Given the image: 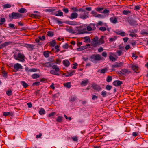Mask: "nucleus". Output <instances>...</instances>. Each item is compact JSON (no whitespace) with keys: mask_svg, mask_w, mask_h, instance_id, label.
<instances>
[{"mask_svg":"<svg viewBox=\"0 0 148 148\" xmlns=\"http://www.w3.org/2000/svg\"><path fill=\"white\" fill-rule=\"evenodd\" d=\"M70 9L74 12H79L81 13L84 12V14H79V18L81 19L84 20L89 18V12L92 10V8L90 7H86L85 9L82 8L78 9L77 7L71 6Z\"/></svg>","mask_w":148,"mask_h":148,"instance_id":"f257e3e1","label":"nucleus"},{"mask_svg":"<svg viewBox=\"0 0 148 148\" xmlns=\"http://www.w3.org/2000/svg\"><path fill=\"white\" fill-rule=\"evenodd\" d=\"M53 64L52 62H48L43 63L42 65L43 66L47 67L49 68L52 67V69H55V70H51L50 71V73L53 75L58 76L60 75V73L58 72L60 71V69L57 65H53Z\"/></svg>","mask_w":148,"mask_h":148,"instance_id":"f03ea898","label":"nucleus"},{"mask_svg":"<svg viewBox=\"0 0 148 148\" xmlns=\"http://www.w3.org/2000/svg\"><path fill=\"white\" fill-rule=\"evenodd\" d=\"M22 14L18 12H13L9 15V19L11 21H12L13 19H17L22 18Z\"/></svg>","mask_w":148,"mask_h":148,"instance_id":"7ed1b4c3","label":"nucleus"},{"mask_svg":"<svg viewBox=\"0 0 148 148\" xmlns=\"http://www.w3.org/2000/svg\"><path fill=\"white\" fill-rule=\"evenodd\" d=\"M90 58L91 59V61L96 63L97 61H100L101 59V57L99 54H96L92 55Z\"/></svg>","mask_w":148,"mask_h":148,"instance_id":"20e7f679","label":"nucleus"},{"mask_svg":"<svg viewBox=\"0 0 148 148\" xmlns=\"http://www.w3.org/2000/svg\"><path fill=\"white\" fill-rule=\"evenodd\" d=\"M123 65V62H115L111 65L112 67L113 68H117L119 67H121Z\"/></svg>","mask_w":148,"mask_h":148,"instance_id":"39448f33","label":"nucleus"},{"mask_svg":"<svg viewBox=\"0 0 148 148\" xmlns=\"http://www.w3.org/2000/svg\"><path fill=\"white\" fill-rule=\"evenodd\" d=\"M92 87L94 90L98 91H100L102 90L101 87L99 85L97 84L94 83L92 84Z\"/></svg>","mask_w":148,"mask_h":148,"instance_id":"423d86ee","label":"nucleus"},{"mask_svg":"<svg viewBox=\"0 0 148 148\" xmlns=\"http://www.w3.org/2000/svg\"><path fill=\"white\" fill-rule=\"evenodd\" d=\"M99 38L96 36L93 39L92 45L94 47H96L98 45H99L100 43L99 42Z\"/></svg>","mask_w":148,"mask_h":148,"instance_id":"0eeeda50","label":"nucleus"},{"mask_svg":"<svg viewBox=\"0 0 148 148\" xmlns=\"http://www.w3.org/2000/svg\"><path fill=\"white\" fill-rule=\"evenodd\" d=\"M51 14L58 16H63V13L60 10L56 11L55 12H52Z\"/></svg>","mask_w":148,"mask_h":148,"instance_id":"6e6552de","label":"nucleus"},{"mask_svg":"<svg viewBox=\"0 0 148 148\" xmlns=\"http://www.w3.org/2000/svg\"><path fill=\"white\" fill-rule=\"evenodd\" d=\"M14 69L16 71H18L19 69H23V67L21 64L18 63L15 64L14 66Z\"/></svg>","mask_w":148,"mask_h":148,"instance_id":"1a4fd4ad","label":"nucleus"},{"mask_svg":"<svg viewBox=\"0 0 148 148\" xmlns=\"http://www.w3.org/2000/svg\"><path fill=\"white\" fill-rule=\"evenodd\" d=\"M25 69L27 73L32 72H36L37 71V69L36 68H33L29 69V68L27 66H26Z\"/></svg>","mask_w":148,"mask_h":148,"instance_id":"9d476101","label":"nucleus"},{"mask_svg":"<svg viewBox=\"0 0 148 148\" xmlns=\"http://www.w3.org/2000/svg\"><path fill=\"white\" fill-rule=\"evenodd\" d=\"M78 16V14L76 12H73L72 13L69 18L71 19L76 18Z\"/></svg>","mask_w":148,"mask_h":148,"instance_id":"9b49d317","label":"nucleus"},{"mask_svg":"<svg viewBox=\"0 0 148 148\" xmlns=\"http://www.w3.org/2000/svg\"><path fill=\"white\" fill-rule=\"evenodd\" d=\"M66 30L70 33L72 34H75L76 33V31L74 30L72 27H71L66 28Z\"/></svg>","mask_w":148,"mask_h":148,"instance_id":"f8f14e48","label":"nucleus"},{"mask_svg":"<svg viewBox=\"0 0 148 148\" xmlns=\"http://www.w3.org/2000/svg\"><path fill=\"white\" fill-rule=\"evenodd\" d=\"M123 84L122 81L120 80H115L113 82V85L116 86H117L121 85Z\"/></svg>","mask_w":148,"mask_h":148,"instance_id":"ddd939ff","label":"nucleus"},{"mask_svg":"<svg viewBox=\"0 0 148 148\" xmlns=\"http://www.w3.org/2000/svg\"><path fill=\"white\" fill-rule=\"evenodd\" d=\"M110 20L111 22L112 23L116 24L118 23V21L116 16L110 17Z\"/></svg>","mask_w":148,"mask_h":148,"instance_id":"4468645a","label":"nucleus"},{"mask_svg":"<svg viewBox=\"0 0 148 148\" xmlns=\"http://www.w3.org/2000/svg\"><path fill=\"white\" fill-rule=\"evenodd\" d=\"M129 23L130 25L132 26L138 25V24L137 23V21L133 19L129 20Z\"/></svg>","mask_w":148,"mask_h":148,"instance_id":"2eb2a0df","label":"nucleus"},{"mask_svg":"<svg viewBox=\"0 0 148 148\" xmlns=\"http://www.w3.org/2000/svg\"><path fill=\"white\" fill-rule=\"evenodd\" d=\"M18 57L20 59H19V61L23 62L24 60V58L25 56L23 54L20 53H18Z\"/></svg>","mask_w":148,"mask_h":148,"instance_id":"dca6fc26","label":"nucleus"},{"mask_svg":"<svg viewBox=\"0 0 148 148\" xmlns=\"http://www.w3.org/2000/svg\"><path fill=\"white\" fill-rule=\"evenodd\" d=\"M12 42L10 41L6 42H5L0 45V47H1V48H3L5 47L10 45L12 44Z\"/></svg>","mask_w":148,"mask_h":148,"instance_id":"f3484780","label":"nucleus"},{"mask_svg":"<svg viewBox=\"0 0 148 148\" xmlns=\"http://www.w3.org/2000/svg\"><path fill=\"white\" fill-rule=\"evenodd\" d=\"M14 113L12 112H4L3 113V115L5 117L9 115L10 116H12L13 115Z\"/></svg>","mask_w":148,"mask_h":148,"instance_id":"a211bd4d","label":"nucleus"},{"mask_svg":"<svg viewBox=\"0 0 148 148\" xmlns=\"http://www.w3.org/2000/svg\"><path fill=\"white\" fill-rule=\"evenodd\" d=\"M88 82V79H86L85 80H84L81 82L80 84L82 86H85L87 85Z\"/></svg>","mask_w":148,"mask_h":148,"instance_id":"6ab92c4d","label":"nucleus"},{"mask_svg":"<svg viewBox=\"0 0 148 148\" xmlns=\"http://www.w3.org/2000/svg\"><path fill=\"white\" fill-rule=\"evenodd\" d=\"M63 64L66 67H67L69 66L70 63L69 61L67 60H64L63 61Z\"/></svg>","mask_w":148,"mask_h":148,"instance_id":"aec40b11","label":"nucleus"},{"mask_svg":"<svg viewBox=\"0 0 148 148\" xmlns=\"http://www.w3.org/2000/svg\"><path fill=\"white\" fill-rule=\"evenodd\" d=\"M63 117L62 116H58L56 118V121L57 122L61 123L63 120Z\"/></svg>","mask_w":148,"mask_h":148,"instance_id":"412c9836","label":"nucleus"},{"mask_svg":"<svg viewBox=\"0 0 148 148\" xmlns=\"http://www.w3.org/2000/svg\"><path fill=\"white\" fill-rule=\"evenodd\" d=\"M76 28L77 29V30L78 31V33L77 34H80L84 33H87V32L86 31H82V30H81L79 29V28L78 27H77Z\"/></svg>","mask_w":148,"mask_h":148,"instance_id":"4be33fe9","label":"nucleus"},{"mask_svg":"<svg viewBox=\"0 0 148 148\" xmlns=\"http://www.w3.org/2000/svg\"><path fill=\"white\" fill-rule=\"evenodd\" d=\"M67 23L72 25H76L77 24V23L76 22L73 21H68L67 22Z\"/></svg>","mask_w":148,"mask_h":148,"instance_id":"5701e85b","label":"nucleus"},{"mask_svg":"<svg viewBox=\"0 0 148 148\" xmlns=\"http://www.w3.org/2000/svg\"><path fill=\"white\" fill-rule=\"evenodd\" d=\"M132 68L134 71L135 72H137L138 71V66H136L135 65H133L132 66Z\"/></svg>","mask_w":148,"mask_h":148,"instance_id":"b1692460","label":"nucleus"},{"mask_svg":"<svg viewBox=\"0 0 148 148\" xmlns=\"http://www.w3.org/2000/svg\"><path fill=\"white\" fill-rule=\"evenodd\" d=\"M18 11L21 13H26L27 12V10L24 8H21L19 9Z\"/></svg>","mask_w":148,"mask_h":148,"instance_id":"393cba45","label":"nucleus"},{"mask_svg":"<svg viewBox=\"0 0 148 148\" xmlns=\"http://www.w3.org/2000/svg\"><path fill=\"white\" fill-rule=\"evenodd\" d=\"M56 10L55 8H49L45 9V11L46 12H53L55 11Z\"/></svg>","mask_w":148,"mask_h":148,"instance_id":"a878e982","label":"nucleus"},{"mask_svg":"<svg viewBox=\"0 0 148 148\" xmlns=\"http://www.w3.org/2000/svg\"><path fill=\"white\" fill-rule=\"evenodd\" d=\"M121 71L123 72V73H126L127 74H129L131 73V71L128 70V69H121Z\"/></svg>","mask_w":148,"mask_h":148,"instance_id":"bb28decb","label":"nucleus"},{"mask_svg":"<svg viewBox=\"0 0 148 148\" xmlns=\"http://www.w3.org/2000/svg\"><path fill=\"white\" fill-rule=\"evenodd\" d=\"M31 77L33 79H36L39 78L40 76L39 74L35 73L32 75Z\"/></svg>","mask_w":148,"mask_h":148,"instance_id":"cd10ccee","label":"nucleus"},{"mask_svg":"<svg viewBox=\"0 0 148 148\" xmlns=\"http://www.w3.org/2000/svg\"><path fill=\"white\" fill-rule=\"evenodd\" d=\"M21 84L23 86L24 88H27L28 86V84L26 83L24 81H21Z\"/></svg>","mask_w":148,"mask_h":148,"instance_id":"c85d7f7f","label":"nucleus"},{"mask_svg":"<svg viewBox=\"0 0 148 148\" xmlns=\"http://www.w3.org/2000/svg\"><path fill=\"white\" fill-rule=\"evenodd\" d=\"M35 46V45H34L28 44L27 48L29 49V50L30 49L33 50L34 49H35L34 48Z\"/></svg>","mask_w":148,"mask_h":148,"instance_id":"c756f323","label":"nucleus"},{"mask_svg":"<svg viewBox=\"0 0 148 148\" xmlns=\"http://www.w3.org/2000/svg\"><path fill=\"white\" fill-rule=\"evenodd\" d=\"M49 45L51 47H54L56 45V42L55 40H53L49 42Z\"/></svg>","mask_w":148,"mask_h":148,"instance_id":"7c9ffc66","label":"nucleus"},{"mask_svg":"<svg viewBox=\"0 0 148 148\" xmlns=\"http://www.w3.org/2000/svg\"><path fill=\"white\" fill-rule=\"evenodd\" d=\"M87 46H81L80 47H79L77 49V50L78 51H80L82 50H84L86 49H87Z\"/></svg>","mask_w":148,"mask_h":148,"instance_id":"2f4dec72","label":"nucleus"},{"mask_svg":"<svg viewBox=\"0 0 148 148\" xmlns=\"http://www.w3.org/2000/svg\"><path fill=\"white\" fill-rule=\"evenodd\" d=\"M95 10L98 12L99 13H102V11L103 10L104 8L103 7H97L95 9Z\"/></svg>","mask_w":148,"mask_h":148,"instance_id":"473e14b6","label":"nucleus"},{"mask_svg":"<svg viewBox=\"0 0 148 148\" xmlns=\"http://www.w3.org/2000/svg\"><path fill=\"white\" fill-rule=\"evenodd\" d=\"M11 7L10 4H5L3 5L2 7L3 9H6L10 8Z\"/></svg>","mask_w":148,"mask_h":148,"instance_id":"72a5a7b5","label":"nucleus"},{"mask_svg":"<svg viewBox=\"0 0 148 148\" xmlns=\"http://www.w3.org/2000/svg\"><path fill=\"white\" fill-rule=\"evenodd\" d=\"M137 32V29H134V30L132 29H131L128 31V32L130 33L131 34H136Z\"/></svg>","mask_w":148,"mask_h":148,"instance_id":"f704fd0d","label":"nucleus"},{"mask_svg":"<svg viewBox=\"0 0 148 148\" xmlns=\"http://www.w3.org/2000/svg\"><path fill=\"white\" fill-rule=\"evenodd\" d=\"M85 40L84 41L85 42L87 43V42H90V38L88 36H86L84 38Z\"/></svg>","mask_w":148,"mask_h":148,"instance_id":"c9c22d12","label":"nucleus"},{"mask_svg":"<svg viewBox=\"0 0 148 148\" xmlns=\"http://www.w3.org/2000/svg\"><path fill=\"white\" fill-rule=\"evenodd\" d=\"M64 86L68 88H70L71 86L70 82H68L64 83Z\"/></svg>","mask_w":148,"mask_h":148,"instance_id":"e433bc0d","label":"nucleus"},{"mask_svg":"<svg viewBox=\"0 0 148 148\" xmlns=\"http://www.w3.org/2000/svg\"><path fill=\"white\" fill-rule=\"evenodd\" d=\"M47 35L49 37H52L54 35V33L52 31H49L47 32Z\"/></svg>","mask_w":148,"mask_h":148,"instance_id":"4c0bfd02","label":"nucleus"},{"mask_svg":"<svg viewBox=\"0 0 148 148\" xmlns=\"http://www.w3.org/2000/svg\"><path fill=\"white\" fill-rule=\"evenodd\" d=\"M131 13V11L128 10H124L123 12V14L125 15H127Z\"/></svg>","mask_w":148,"mask_h":148,"instance_id":"58836bf2","label":"nucleus"},{"mask_svg":"<svg viewBox=\"0 0 148 148\" xmlns=\"http://www.w3.org/2000/svg\"><path fill=\"white\" fill-rule=\"evenodd\" d=\"M93 16L95 17H97L100 18H104V16L101 14H98L97 15H93Z\"/></svg>","mask_w":148,"mask_h":148,"instance_id":"ea45409f","label":"nucleus"},{"mask_svg":"<svg viewBox=\"0 0 148 148\" xmlns=\"http://www.w3.org/2000/svg\"><path fill=\"white\" fill-rule=\"evenodd\" d=\"M112 80V78L111 76H108L106 78V81L108 82H111Z\"/></svg>","mask_w":148,"mask_h":148,"instance_id":"a19ab883","label":"nucleus"},{"mask_svg":"<svg viewBox=\"0 0 148 148\" xmlns=\"http://www.w3.org/2000/svg\"><path fill=\"white\" fill-rule=\"evenodd\" d=\"M107 92L105 90L102 91L101 93V95L103 97H106L107 95Z\"/></svg>","mask_w":148,"mask_h":148,"instance_id":"79ce46f5","label":"nucleus"},{"mask_svg":"<svg viewBox=\"0 0 148 148\" xmlns=\"http://www.w3.org/2000/svg\"><path fill=\"white\" fill-rule=\"evenodd\" d=\"M141 34L145 36L146 35H148V32H146L144 30H143L141 31Z\"/></svg>","mask_w":148,"mask_h":148,"instance_id":"37998d69","label":"nucleus"},{"mask_svg":"<svg viewBox=\"0 0 148 148\" xmlns=\"http://www.w3.org/2000/svg\"><path fill=\"white\" fill-rule=\"evenodd\" d=\"M115 53L118 56H120L123 55V53L121 50H118Z\"/></svg>","mask_w":148,"mask_h":148,"instance_id":"c03bdc74","label":"nucleus"},{"mask_svg":"<svg viewBox=\"0 0 148 148\" xmlns=\"http://www.w3.org/2000/svg\"><path fill=\"white\" fill-rule=\"evenodd\" d=\"M103 36H101L99 40V42L100 43V45L103 44L104 43V42L103 40Z\"/></svg>","mask_w":148,"mask_h":148,"instance_id":"a18cd8bd","label":"nucleus"},{"mask_svg":"<svg viewBox=\"0 0 148 148\" xmlns=\"http://www.w3.org/2000/svg\"><path fill=\"white\" fill-rule=\"evenodd\" d=\"M54 19L56 21L58 25H61L62 24V22L61 21H60L59 20V19L58 18H56L55 17L54 18Z\"/></svg>","mask_w":148,"mask_h":148,"instance_id":"49530a36","label":"nucleus"},{"mask_svg":"<svg viewBox=\"0 0 148 148\" xmlns=\"http://www.w3.org/2000/svg\"><path fill=\"white\" fill-rule=\"evenodd\" d=\"M62 11L65 13L67 14L69 12V10L67 8L63 7Z\"/></svg>","mask_w":148,"mask_h":148,"instance_id":"de8ad7c7","label":"nucleus"},{"mask_svg":"<svg viewBox=\"0 0 148 148\" xmlns=\"http://www.w3.org/2000/svg\"><path fill=\"white\" fill-rule=\"evenodd\" d=\"M109 58L111 61H115L116 60V59L115 58L112 56L110 55L109 56Z\"/></svg>","mask_w":148,"mask_h":148,"instance_id":"09e8293b","label":"nucleus"},{"mask_svg":"<svg viewBox=\"0 0 148 148\" xmlns=\"http://www.w3.org/2000/svg\"><path fill=\"white\" fill-rule=\"evenodd\" d=\"M107 70V68L106 67L100 71V73H101L103 74L106 72Z\"/></svg>","mask_w":148,"mask_h":148,"instance_id":"8fccbe9b","label":"nucleus"},{"mask_svg":"<svg viewBox=\"0 0 148 148\" xmlns=\"http://www.w3.org/2000/svg\"><path fill=\"white\" fill-rule=\"evenodd\" d=\"M8 25H9V27L11 28H12V29H16V28L15 27L14 24H13L10 23L8 24Z\"/></svg>","mask_w":148,"mask_h":148,"instance_id":"3c124183","label":"nucleus"},{"mask_svg":"<svg viewBox=\"0 0 148 148\" xmlns=\"http://www.w3.org/2000/svg\"><path fill=\"white\" fill-rule=\"evenodd\" d=\"M5 21V20L4 18H1L0 20V25L3 24Z\"/></svg>","mask_w":148,"mask_h":148,"instance_id":"603ef678","label":"nucleus"},{"mask_svg":"<svg viewBox=\"0 0 148 148\" xmlns=\"http://www.w3.org/2000/svg\"><path fill=\"white\" fill-rule=\"evenodd\" d=\"M43 55L46 58H48L49 56V53L48 51H45L43 53Z\"/></svg>","mask_w":148,"mask_h":148,"instance_id":"864d4df0","label":"nucleus"},{"mask_svg":"<svg viewBox=\"0 0 148 148\" xmlns=\"http://www.w3.org/2000/svg\"><path fill=\"white\" fill-rule=\"evenodd\" d=\"M2 74L3 76L5 78H6L7 77V73L5 71H3L2 72Z\"/></svg>","mask_w":148,"mask_h":148,"instance_id":"5fc2aeb1","label":"nucleus"},{"mask_svg":"<svg viewBox=\"0 0 148 148\" xmlns=\"http://www.w3.org/2000/svg\"><path fill=\"white\" fill-rule=\"evenodd\" d=\"M6 94L10 96L12 95V91L11 90H8L6 92Z\"/></svg>","mask_w":148,"mask_h":148,"instance_id":"6e6d98bb","label":"nucleus"},{"mask_svg":"<svg viewBox=\"0 0 148 148\" xmlns=\"http://www.w3.org/2000/svg\"><path fill=\"white\" fill-rule=\"evenodd\" d=\"M99 29L102 32H104L106 30V29L105 27H101L99 28Z\"/></svg>","mask_w":148,"mask_h":148,"instance_id":"4d7b16f0","label":"nucleus"},{"mask_svg":"<svg viewBox=\"0 0 148 148\" xmlns=\"http://www.w3.org/2000/svg\"><path fill=\"white\" fill-rule=\"evenodd\" d=\"M112 87L111 86L109 85H108L106 86V88L108 90H110L112 88Z\"/></svg>","mask_w":148,"mask_h":148,"instance_id":"13d9d810","label":"nucleus"},{"mask_svg":"<svg viewBox=\"0 0 148 148\" xmlns=\"http://www.w3.org/2000/svg\"><path fill=\"white\" fill-rule=\"evenodd\" d=\"M75 72V71H73L71 72L69 74H68V75H65L66 77H68L69 76H71L73 75V73Z\"/></svg>","mask_w":148,"mask_h":148,"instance_id":"bf43d9fd","label":"nucleus"},{"mask_svg":"<svg viewBox=\"0 0 148 148\" xmlns=\"http://www.w3.org/2000/svg\"><path fill=\"white\" fill-rule=\"evenodd\" d=\"M109 12L110 11L109 10L107 9H105L103 11L102 13L105 14H108Z\"/></svg>","mask_w":148,"mask_h":148,"instance_id":"052dcab7","label":"nucleus"},{"mask_svg":"<svg viewBox=\"0 0 148 148\" xmlns=\"http://www.w3.org/2000/svg\"><path fill=\"white\" fill-rule=\"evenodd\" d=\"M91 27L92 28V30H94L95 29V24H90Z\"/></svg>","mask_w":148,"mask_h":148,"instance_id":"680f3d73","label":"nucleus"},{"mask_svg":"<svg viewBox=\"0 0 148 148\" xmlns=\"http://www.w3.org/2000/svg\"><path fill=\"white\" fill-rule=\"evenodd\" d=\"M72 139L74 141H77L78 140L77 137L76 136L72 137Z\"/></svg>","mask_w":148,"mask_h":148,"instance_id":"e2e57ef3","label":"nucleus"},{"mask_svg":"<svg viewBox=\"0 0 148 148\" xmlns=\"http://www.w3.org/2000/svg\"><path fill=\"white\" fill-rule=\"evenodd\" d=\"M56 114V113L54 112H53L49 114L48 115L49 117H51V116H54Z\"/></svg>","mask_w":148,"mask_h":148,"instance_id":"0e129e2a","label":"nucleus"},{"mask_svg":"<svg viewBox=\"0 0 148 148\" xmlns=\"http://www.w3.org/2000/svg\"><path fill=\"white\" fill-rule=\"evenodd\" d=\"M119 35H120L122 36H125V33L124 32H121V33L118 34Z\"/></svg>","mask_w":148,"mask_h":148,"instance_id":"69168bd1","label":"nucleus"},{"mask_svg":"<svg viewBox=\"0 0 148 148\" xmlns=\"http://www.w3.org/2000/svg\"><path fill=\"white\" fill-rule=\"evenodd\" d=\"M140 5H136L135 6L134 9L135 10H139L140 8Z\"/></svg>","mask_w":148,"mask_h":148,"instance_id":"338daca9","label":"nucleus"},{"mask_svg":"<svg viewBox=\"0 0 148 148\" xmlns=\"http://www.w3.org/2000/svg\"><path fill=\"white\" fill-rule=\"evenodd\" d=\"M98 98V97L96 95H93L92 97V99L93 100H96Z\"/></svg>","mask_w":148,"mask_h":148,"instance_id":"774afa93","label":"nucleus"}]
</instances>
